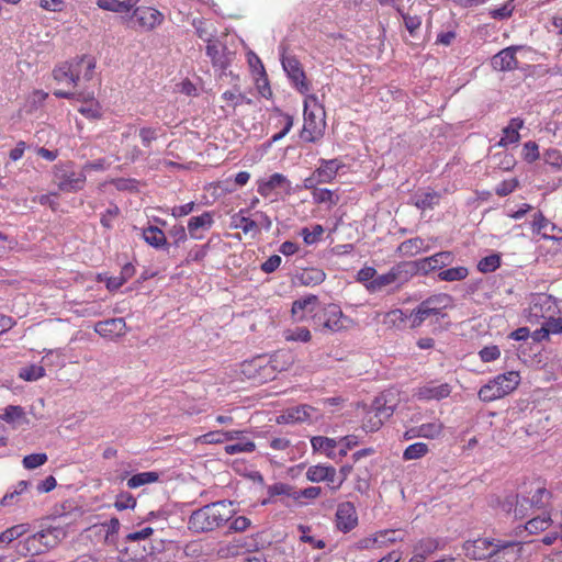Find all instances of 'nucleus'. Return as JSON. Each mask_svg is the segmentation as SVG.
I'll list each match as a JSON object with an SVG mask.
<instances>
[{
    "label": "nucleus",
    "instance_id": "1",
    "mask_svg": "<svg viewBox=\"0 0 562 562\" xmlns=\"http://www.w3.org/2000/svg\"><path fill=\"white\" fill-rule=\"evenodd\" d=\"M290 363L291 356L286 352H277L270 358L257 356L240 363L239 375L243 381L260 385L272 381L277 373L286 370Z\"/></svg>",
    "mask_w": 562,
    "mask_h": 562
},
{
    "label": "nucleus",
    "instance_id": "2",
    "mask_svg": "<svg viewBox=\"0 0 562 562\" xmlns=\"http://www.w3.org/2000/svg\"><path fill=\"white\" fill-rule=\"evenodd\" d=\"M95 69V59L89 55L77 56L68 61H63L53 69V78L57 83L65 85L68 89L78 87L79 81H90Z\"/></svg>",
    "mask_w": 562,
    "mask_h": 562
},
{
    "label": "nucleus",
    "instance_id": "3",
    "mask_svg": "<svg viewBox=\"0 0 562 562\" xmlns=\"http://www.w3.org/2000/svg\"><path fill=\"white\" fill-rule=\"evenodd\" d=\"M232 515V503L225 501L211 503L191 514L188 527L194 532L212 531L228 521Z\"/></svg>",
    "mask_w": 562,
    "mask_h": 562
},
{
    "label": "nucleus",
    "instance_id": "4",
    "mask_svg": "<svg viewBox=\"0 0 562 562\" xmlns=\"http://www.w3.org/2000/svg\"><path fill=\"white\" fill-rule=\"evenodd\" d=\"M326 113L315 94H306L304 99V121L301 138L306 143H317L324 136Z\"/></svg>",
    "mask_w": 562,
    "mask_h": 562
},
{
    "label": "nucleus",
    "instance_id": "5",
    "mask_svg": "<svg viewBox=\"0 0 562 562\" xmlns=\"http://www.w3.org/2000/svg\"><path fill=\"white\" fill-rule=\"evenodd\" d=\"M453 305V297L447 293H437L428 296L414 308L409 316L412 318L411 327L417 328L428 318H442L446 311Z\"/></svg>",
    "mask_w": 562,
    "mask_h": 562
},
{
    "label": "nucleus",
    "instance_id": "6",
    "mask_svg": "<svg viewBox=\"0 0 562 562\" xmlns=\"http://www.w3.org/2000/svg\"><path fill=\"white\" fill-rule=\"evenodd\" d=\"M520 374L518 371H508L496 375L479 390V398L490 403L514 392L520 384Z\"/></svg>",
    "mask_w": 562,
    "mask_h": 562
},
{
    "label": "nucleus",
    "instance_id": "7",
    "mask_svg": "<svg viewBox=\"0 0 562 562\" xmlns=\"http://www.w3.org/2000/svg\"><path fill=\"white\" fill-rule=\"evenodd\" d=\"M395 411V404L387 398L386 394L376 396L371 407L366 412L362 420V429L366 432L378 431Z\"/></svg>",
    "mask_w": 562,
    "mask_h": 562
},
{
    "label": "nucleus",
    "instance_id": "8",
    "mask_svg": "<svg viewBox=\"0 0 562 562\" xmlns=\"http://www.w3.org/2000/svg\"><path fill=\"white\" fill-rule=\"evenodd\" d=\"M312 318L317 327L331 333L347 329L351 324V319L342 313L340 306L334 303L318 308Z\"/></svg>",
    "mask_w": 562,
    "mask_h": 562
},
{
    "label": "nucleus",
    "instance_id": "9",
    "mask_svg": "<svg viewBox=\"0 0 562 562\" xmlns=\"http://www.w3.org/2000/svg\"><path fill=\"white\" fill-rule=\"evenodd\" d=\"M54 178L59 190L65 192L79 191L86 183V175L82 171H75L70 161L55 165Z\"/></svg>",
    "mask_w": 562,
    "mask_h": 562
},
{
    "label": "nucleus",
    "instance_id": "10",
    "mask_svg": "<svg viewBox=\"0 0 562 562\" xmlns=\"http://www.w3.org/2000/svg\"><path fill=\"white\" fill-rule=\"evenodd\" d=\"M65 537V531L59 527L43 529L25 540L27 552L41 554L48 549L56 547Z\"/></svg>",
    "mask_w": 562,
    "mask_h": 562
},
{
    "label": "nucleus",
    "instance_id": "11",
    "mask_svg": "<svg viewBox=\"0 0 562 562\" xmlns=\"http://www.w3.org/2000/svg\"><path fill=\"white\" fill-rule=\"evenodd\" d=\"M557 308L555 300L544 293L531 294L529 305L525 310V317L530 324H538L542 319H548L552 316Z\"/></svg>",
    "mask_w": 562,
    "mask_h": 562
},
{
    "label": "nucleus",
    "instance_id": "12",
    "mask_svg": "<svg viewBox=\"0 0 562 562\" xmlns=\"http://www.w3.org/2000/svg\"><path fill=\"white\" fill-rule=\"evenodd\" d=\"M256 183L257 192L265 199L280 193H292L291 181L280 172H274L268 178H259Z\"/></svg>",
    "mask_w": 562,
    "mask_h": 562
},
{
    "label": "nucleus",
    "instance_id": "13",
    "mask_svg": "<svg viewBox=\"0 0 562 562\" xmlns=\"http://www.w3.org/2000/svg\"><path fill=\"white\" fill-rule=\"evenodd\" d=\"M54 95L60 99H76L78 101L87 102L86 105H81L78 111L88 119H100L101 117V106L93 99V92H83V91H70L66 89H56L54 91Z\"/></svg>",
    "mask_w": 562,
    "mask_h": 562
},
{
    "label": "nucleus",
    "instance_id": "14",
    "mask_svg": "<svg viewBox=\"0 0 562 562\" xmlns=\"http://www.w3.org/2000/svg\"><path fill=\"white\" fill-rule=\"evenodd\" d=\"M282 67L290 78L292 85L295 89L302 93L307 94L311 89V83L308 82L305 71L302 67L300 60L294 56H286L282 58Z\"/></svg>",
    "mask_w": 562,
    "mask_h": 562
},
{
    "label": "nucleus",
    "instance_id": "15",
    "mask_svg": "<svg viewBox=\"0 0 562 562\" xmlns=\"http://www.w3.org/2000/svg\"><path fill=\"white\" fill-rule=\"evenodd\" d=\"M521 542L497 539L494 544L492 559L488 562H519L521 559Z\"/></svg>",
    "mask_w": 562,
    "mask_h": 562
},
{
    "label": "nucleus",
    "instance_id": "16",
    "mask_svg": "<svg viewBox=\"0 0 562 562\" xmlns=\"http://www.w3.org/2000/svg\"><path fill=\"white\" fill-rule=\"evenodd\" d=\"M454 256L451 251H439L432 256L415 260V267L419 274H428L435 270L451 265Z\"/></svg>",
    "mask_w": 562,
    "mask_h": 562
},
{
    "label": "nucleus",
    "instance_id": "17",
    "mask_svg": "<svg viewBox=\"0 0 562 562\" xmlns=\"http://www.w3.org/2000/svg\"><path fill=\"white\" fill-rule=\"evenodd\" d=\"M336 527L341 532H349L358 526V515L353 503L342 502L335 514Z\"/></svg>",
    "mask_w": 562,
    "mask_h": 562
},
{
    "label": "nucleus",
    "instance_id": "18",
    "mask_svg": "<svg viewBox=\"0 0 562 562\" xmlns=\"http://www.w3.org/2000/svg\"><path fill=\"white\" fill-rule=\"evenodd\" d=\"M94 331L102 338L115 340L126 334L127 325L122 317L110 318L95 323Z\"/></svg>",
    "mask_w": 562,
    "mask_h": 562
},
{
    "label": "nucleus",
    "instance_id": "19",
    "mask_svg": "<svg viewBox=\"0 0 562 562\" xmlns=\"http://www.w3.org/2000/svg\"><path fill=\"white\" fill-rule=\"evenodd\" d=\"M452 392V387L449 383H440L431 381L419 386L415 396L420 401H441L447 398Z\"/></svg>",
    "mask_w": 562,
    "mask_h": 562
},
{
    "label": "nucleus",
    "instance_id": "20",
    "mask_svg": "<svg viewBox=\"0 0 562 562\" xmlns=\"http://www.w3.org/2000/svg\"><path fill=\"white\" fill-rule=\"evenodd\" d=\"M531 229L533 234L540 235L541 238L551 240H559L560 237L558 235L562 233V229L540 211L533 215Z\"/></svg>",
    "mask_w": 562,
    "mask_h": 562
},
{
    "label": "nucleus",
    "instance_id": "21",
    "mask_svg": "<svg viewBox=\"0 0 562 562\" xmlns=\"http://www.w3.org/2000/svg\"><path fill=\"white\" fill-rule=\"evenodd\" d=\"M496 540L488 538H479L464 544L465 555L473 560L492 559L494 544Z\"/></svg>",
    "mask_w": 562,
    "mask_h": 562
},
{
    "label": "nucleus",
    "instance_id": "22",
    "mask_svg": "<svg viewBox=\"0 0 562 562\" xmlns=\"http://www.w3.org/2000/svg\"><path fill=\"white\" fill-rule=\"evenodd\" d=\"M519 48V46H509L499 50L491 59L492 68L497 71H510L517 69L518 59L516 57V53Z\"/></svg>",
    "mask_w": 562,
    "mask_h": 562
},
{
    "label": "nucleus",
    "instance_id": "23",
    "mask_svg": "<svg viewBox=\"0 0 562 562\" xmlns=\"http://www.w3.org/2000/svg\"><path fill=\"white\" fill-rule=\"evenodd\" d=\"M134 16L139 27L145 31H151L164 21V15L157 9L150 7L137 8L134 11Z\"/></svg>",
    "mask_w": 562,
    "mask_h": 562
},
{
    "label": "nucleus",
    "instance_id": "24",
    "mask_svg": "<svg viewBox=\"0 0 562 562\" xmlns=\"http://www.w3.org/2000/svg\"><path fill=\"white\" fill-rule=\"evenodd\" d=\"M243 430H212L194 438L196 445H220L238 439Z\"/></svg>",
    "mask_w": 562,
    "mask_h": 562
},
{
    "label": "nucleus",
    "instance_id": "25",
    "mask_svg": "<svg viewBox=\"0 0 562 562\" xmlns=\"http://www.w3.org/2000/svg\"><path fill=\"white\" fill-rule=\"evenodd\" d=\"M344 166V162L338 158L321 159L319 166L315 169L316 177L322 183H331Z\"/></svg>",
    "mask_w": 562,
    "mask_h": 562
},
{
    "label": "nucleus",
    "instance_id": "26",
    "mask_svg": "<svg viewBox=\"0 0 562 562\" xmlns=\"http://www.w3.org/2000/svg\"><path fill=\"white\" fill-rule=\"evenodd\" d=\"M525 126V121L521 117L510 119L508 125L502 130V137L497 143L499 147H508L509 145L517 144L520 140L519 131Z\"/></svg>",
    "mask_w": 562,
    "mask_h": 562
},
{
    "label": "nucleus",
    "instance_id": "27",
    "mask_svg": "<svg viewBox=\"0 0 562 562\" xmlns=\"http://www.w3.org/2000/svg\"><path fill=\"white\" fill-rule=\"evenodd\" d=\"M214 224L213 213L205 211L199 216H192L188 222V233L193 239H201L203 235L199 231H209Z\"/></svg>",
    "mask_w": 562,
    "mask_h": 562
},
{
    "label": "nucleus",
    "instance_id": "28",
    "mask_svg": "<svg viewBox=\"0 0 562 562\" xmlns=\"http://www.w3.org/2000/svg\"><path fill=\"white\" fill-rule=\"evenodd\" d=\"M248 210L241 209L239 212L232 216L231 227L235 229H241L245 235L250 234L257 236L260 234L259 223L257 221L246 216Z\"/></svg>",
    "mask_w": 562,
    "mask_h": 562
},
{
    "label": "nucleus",
    "instance_id": "29",
    "mask_svg": "<svg viewBox=\"0 0 562 562\" xmlns=\"http://www.w3.org/2000/svg\"><path fill=\"white\" fill-rule=\"evenodd\" d=\"M429 249L430 246L423 238L414 237L402 241L396 248V254L400 257H415Z\"/></svg>",
    "mask_w": 562,
    "mask_h": 562
},
{
    "label": "nucleus",
    "instance_id": "30",
    "mask_svg": "<svg viewBox=\"0 0 562 562\" xmlns=\"http://www.w3.org/2000/svg\"><path fill=\"white\" fill-rule=\"evenodd\" d=\"M318 304V297L314 294H310L305 297L295 300L292 304V315L296 317L297 321H303L305 318V312L315 313V307Z\"/></svg>",
    "mask_w": 562,
    "mask_h": 562
},
{
    "label": "nucleus",
    "instance_id": "31",
    "mask_svg": "<svg viewBox=\"0 0 562 562\" xmlns=\"http://www.w3.org/2000/svg\"><path fill=\"white\" fill-rule=\"evenodd\" d=\"M142 236L144 240L156 249H167L169 244L166 234L157 226H148L143 229Z\"/></svg>",
    "mask_w": 562,
    "mask_h": 562
},
{
    "label": "nucleus",
    "instance_id": "32",
    "mask_svg": "<svg viewBox=\"0 0 562 562\" xmlns=\"http://www.w3.org/2000/svg\"><path fill=\"white\" fill-rule=\"evenodd\" d=\"M0 418L14 428L29 424L24 408L18 405H9L4 408Z\"/></svg>",
    "mask_w": 562,
    "mask_h": 562
},
{
    "label": "nucleus",
    "instance_id": "33",
    "mask_svg": "<svg viewBox=\"0 0 562 562\" xmlns=\"http://www.w3.org/2000/svg\"><path fill=\"white\" fill-rule=\"evenodd\" d=\"M393 277L395 282H406L413 276L418 274V271L415 267V261H402L394 265L389 270Z\"/></svg>",
    "mask_w": 562,
    "mask_h": 562
},
{
    "label": "nucleus",
    "instance_id": "34",
    "mask_svg": "<svg viewBox=\"0 0 562 562\" xmlns=\"http://www.w3.org/2000/svg\"><path fill=\"white\" fill-rule=\"evenodd\" d=\"M276 126L281 127L280 132L271 137L273 143L282 139L293 127L294 119L292 115L282 112L280 109L274 110Z\"/></svg>",
    "mask_w": 562,
    "mask_h": 562
},
{
    "label": "nucleus",
    "instance_id": "35",
    "mask_svg": "<svg viewBox=\"0 0 562 562\" xmlns=\"http://www.w3.org/2000/svg\"><path fill=\"white\" fill-rule=\"evenodd\" d=\"M299 281L305 286H315L323 283L326 279V273L323 269L310 267L302 270L299 274Z\"/></svg>",
    "mask_w": 562,
    "mask_h": 562
},
{
    "label": "nucleus",
    "instance_id": "36",
    "mask_svg": "<svg viewBox=\"0 0 562 562\" xmlns=\"http://www.w3.org/2000/svg\"><path fill=\"white\" fill-rule=\"evenodd\" d=\"M420 431V437L428 440L439 439L445 430V425L440 419H432L429 423H424L418 426Z\"/></svg>",
    "mask_w": 562,
    "mask_h": 562
},
{
    "label": "nucleus",
    "instance_id": "37",
    "mask_svg": "<svg viewBox=\"0 0 562 562\" xmlns=\"http://www.w3.org/2000/svg\"><path fill=\"white\" fill-rule=\"evenodd\" d=\"M139 0H98V7L112 12L124 13L131 11Z\"/></svg>",
    "mask_w": 562,
    "mask_h": 562
},
{
    "label": "nucleus",
    "instance_id": "38",
    "mask_svg": "<svg viewBox=\"0 0 562 562\" xmlns=\"http://www.w3.org/2000/svg\"><path fill=\"white\" fill-rule=\"evenodd\" d=\"M530 496L529 501L531 505L536 508L544 507L551 497L550 491H548L542 484L537 483L528 492Z\"/></svg>",
    "mask_w": 562,
    "mask_h": 562
},
{
    "label": "nucleus",
    "instance_id": "39",
    "mask_svg": "<svg viewBox=\"0 0 562 562\" xmlns=\"http://www.w3.org/2000/svg\"><path fill=\"white\" fill-rule=\"evenodd\" d=\"M311 445L314 451H319L328 458H333L338 442L333 438L316 436L311 439Z\"/></svg>",
    "mask_w": 562,
    "mask_h": 562
},
{
    "label": "nucleus",
    "instance_id": "40",
    "mask_svg": "<svg viewBox=\"0 0 562 562\" xmlns=\"http://www.w3.org/2000/svg\"><path fill=\"white\" fill-rule=\"evenodd\" d=\"M409 316L401 308H395L383 314L382 323L387 328H401Z\"/></svg>",
    "mask_w": 562,
    "mask_h": 562
},
{
    "label": "nucleus",
    "instance_id": "41",
    "mask_svg": "<svg viewBox=\"0 0 562 562\" xmlns=\"http://www.w3.org/2000/svg\"><path fill=\"white\" fill-rule=\"evenodd\" d=\"M328 475H333V467L324 464L311 465L305 473L306 479L313 483L325 482Z\"/></svg>",
    "mask_w": 562,
    "mask_h": 562
},
{
    "label": "nucleus",
    "instance_id": "42",
    "mask_svg": "<svg viewBox=\"0 0 562 562\" xmlns=\"http://www.w3.org/2000/svg\"><path fill=\"white\" fill-rule=\"evenodd\" d=\"M294 488H295L294 486L286 484V483H282V482H278L272 485H269L267 487V493L269 495V498L262 501V505H267L276 496H288V497H291L294 499V495H295Z\"/></svg>",
    "mask_w": 562,
    "mask_h": 562
},
{
    "label": "nucleus",
    "instance_id": "43",
    "mask_svg": "<svg viewBox=\"0 0 562 562\" xmlns=\"http://www.w3.org/2000/svg\"><path fill=\"white\" fill-rule=\"evenodd\" d=\"M316 409L310 405H300L289 409L288 417L292 422H310L315 417Z\"/></svg>",
    "mask_w": 562,
    "mask_h": 562
},
{
    "label": "nucleus",
    "instance_id": "44",
    "mask_svg": "<svg viewBox=\"0 0 562 562\" xmlns=\"http://www.w3.org/2000/svg\"><path fill=\"white\" fill-rule=\"evenodd\" d=\"M159 480V474L155 471L140 472L132 475L127 480V486L130 488H137L146 484L156 483Z\"/></svg>",
    "mask_w": 562,
    "mask_h": 562
},
{
    "label": "nucleus",
    "instance_id": "45",
    "mask_svg": "<svg viewBox=\"0 0 562 562\" xmlns=\"http://www.w3.org/2000/svg\"><path fill=\"white\" fill-rule=\"evenodd\" d=\"M552 524V519L550 515L543 514L541 516L533 517L529 519L526 525L525 529L532 535L539 533L540 531L547 530Z\"/></svg>",
    "mask_w": 562,
    "mask_h": 562
},
{
    "label": "nucleus",
    "instance_id": "46",
    "mask_svg": "<svg viewBox=\"0 0 562 562\" xmlns=\"http://www.w3.org/2000/svg\"><path fill=\"white\" fill-rule=\"evenodd\" d=\"M469 276V269L467 267H453L442 270L438 273V278L441 281L453 282L462 281Z\"/></svg>",
    "mask_w": 562,
    "mask_h": 562
},
{
    "label": "nucleus",
    "instance_id": "47",
    "mask_svg": "<svg viewBox=\"0 0 562 562\" xmlns=\"http://www.w3.org/2000/svg\"><path fill=\"white\" fill-rule=\"evenodd\" d=\"M312 196L315 203L328 204L334 206L339 202V196L331 190L326 188H318L312 191Z\"/></svg>",
    "mask_w": 562,
    "mask_h": 562
},
{
    "label": "nucleus",
    "instance_id": "48",
    "mask_svg": "<svg viewBox=\"0 0 562 562\" xmlns=\"http://www.w3.org/2000/svg\"><path fill=\"white\" fill-rule=\"evenodd\" d=\"M533 508L528 496H516L515 507L513 509L514 518L524 520L531 515Z\"/></svg>",
    "mask_w": 562,
    "mask_h": 562
},
{
    "label": "nucleus",
    "instance_id": "49",
    "mask_svg": "<svg viewBox=\"0 0 562 562\" xmlns=\"http://www.w3.org/2000/svg\"><path fill=\"white\" fill-rule=\"evenodd\" d=\"M429 452V447L425 442H415L406 447L403 452L405 461L417 460L425 457Z\"/></svg>",
    "mask_w": 562,
    "mask_h": 562
},
{
    "label": "nucleus",
    "instance_id": "50",
    "mask_svg": "<svg viewBox=\"0 0 562 562\" xmlns=\"http://www.w3.org/2000/svg\"><path fill=\"white\" fill-rule=\"evenodd\" d=\"M375 535L378 548H385L394 542L403 541V537L400 535V531L394 529L381 530L375 532Z\"/></svg>",
    "mask_w": 562,
    "mask_h": 562
},
{
    "label": "nucleus",
    "instance_id": "51",
    "mask_svg": "<svg viewBox=\"0 0 562 562\" xmlns=\"http://www.w3.org/2000/svg\"><path fill=\"white\" fill-rule=\"evenodd\" d=\"M440 195L435 192H423L416 195L415 206L420 210L432 209L439 202Z\"/></svg>",
    "mask_w": 562,
    "mask_h": 562
},
{
    "label": "nucleus",
    "instance_id": "52",
    "mask_svg": "<svg viewBox=\"0 0 562 562\" xmlns=\"http://www.w3.org/2000/svg\"><path fill=\"white\" fill-rule=\"evenodd\" d=\"M45 375V369L38 364H30L20 369L19 378L24 381H37Z\"/></svg>",
    "mask_w": 562,
    "mask_h": 562
},
{
    "label": "nucleus",
    "instance_id": "53",
    "mask_svg": "<svg viewBox=\"0 0 562 562\" xmlns=\"http://www.w3.org/2000/svg\"><path fill=\"white\" fill-rule=\"evenodd\" d=\"M210 251V244L195 245L192 247L186 257L184 263L190 265L191 262H202Z\"/></svg>",
    "mask_w": 562,
    "mask_h": 562
},
{
    "label": "nucleus",
    "instance_id": "54",
    "mask_svg": "<svg viewBox=\"0 0 562 562\" xmlns=\"http://www.w3.org/2000/svg\"><path fill=\"white\" fill-rule=\"evenodd\" d=\"M438 549V542L434 539L427 538L422 539L414 548V554L423 555V560L426 561L427 557L434 553Z\"/></svg>",
    "mask_w": 562,
    "mask_h": 562
},
{
    "label": "nucleus",
    "instance_id": "55",
    "mask_svg": "<svg viewBox=\"0 0 562 562\" xmlns=\"http://www.w3.org/2000/svg\"><path fill=\"white\" fill-rule=\"evenodd\" d=\"M284 338L288 341L308 342L312 339V335L310 329L306 327H295L293 329H288L284 333Z\"/></svg>",
    "mask_w": 562,
    "mask_h": 562
},
{
    "label": "nucleus",
    "instance_id": "56",
    "mask_svg": "<svg viewBox=\"0 0 562 562\" xmlns=\"http://www.w3.org/2000/svg\"><path fill=\"white\" fill-rule=\"evenodd\" d=\"M501 266V257L496 254L482 258L477 263V270L482 273L494 272Z\"/></svg>",
    "mask_w": 562,
    "mask_h": 562
},
{
    "label": "nucleus",
    "instance_id": "57",
    "mask_svg": "<svg viewBox=\"0 0 562 562\" xmlns=\"http://www.w3.org/2000/svg\"><path fill=\"white\" fill-rule=\"evenodd\" d=\"M324 234V228L322 225L316 224L312 227V229L304 227L301 229V236L306 245L316 244Z\"/></svg>",
    "mask_w": 562,
    "mask_h": 562
},
{
    "label": "nucleus",
    "instance_id": "58",
    "mask_svg": "<svg viewBox=\"0 0 562 562\" xmlns=\"http://www.w3.org/2000/svg\"><path fill=\"white\" fill-rule=\"evenodd\" d=\"M395 283L390 271L386 273L376 276L370 283L366 284V288L370 292L379 291L390 284Z\"/></svg>",
    "mask_w": 562,
    "mask_h": 562
},
{
    "label": "nucleus",
    "instance_id": "59",
    "mask_svg": "<svg viewBox=\"0 0 562 562\" xmlns=\"http://www.w3.org/2000/svg\"><path fill=\"white\" fill-rule=\"evenodd\" d=\"M136 504V498L131 493L122 492L116 496L114 507L117 510L133 509Z\"/></svg>",
    "mask_w": 562,
    "mask_h": 562
},
{
    "label": "nucleus",
    "instance_id": "60",
    "mask_svg": "<svg viewBox=\"0 0 562 562\" xmlns=\"http://www.w3.org/2000/svg\"><path fill=\"white\" fill-rule=\"evenodd\" d=\"M26 532L24 525L12 526L0 532V543H10Z\"/></svg>",
    "mask_w": 562,
    "mask_h": 562
},
{
    "label": "nucleus",
    "instance_id": "61",
    "mask_svg": "<svg viewBox=\"0 0 562 562\" xmlns=\"http://www.w3.org/2000/svg\"><path fill=\"white\" fill-rule=\"evenodd\" d=\"M522 159L532 164L540 158L539 146L536 142L529 140L524 144L521 151Z\"/></svg>",
    "mask_w": 562,
    "mask_h": 562
},
{
    "label": "nucleus",
    "instance_id": "62",
    "mask_svg": "<svg viewBox=\"0 0 562 562\" xmlns=\"http://www.w3.org/2000/svg\"><path fill=\"white\" fill-rule=\"evenodd\" d=\"M543 160L555 170L562 169V153L557 148H549L543 153Z\"/></svg>",
    "mask_w": 562,
    "mask_h": 562
},
{
    "label": "nucleus",
    "instance_id": "63",
    "mask_svg": "<svg viewBox=\"0 0 562 562\" xmlns=\"http://www.w3.org/2000/svg\"><path fill=\"white\" fill-rule=\"evenodd\" d=\"M256 450V445L251 440H245L233 445H227L225 447V452L227 454H236L241 452H252Z\"/></svg>",
    "mask_w": 562,
    "mask_h": 562
},
{
    "label": "nucleus",
    "instance_id": "64",
    "mask_svg": "<svg viewBox=\"0 0 562 562\" xmlns=\"http://www.w3.org/2000/svg\"><path fill=\"white\" fill-rule=\"evenodd\" d=\"M47 461V454L46 453H32L29 456H25L23 458V467L27 470L36 469L43 464H45Z\"/></svg>",
    "mask_w": 562,
    "mask_h": 562
}]
</instances>
